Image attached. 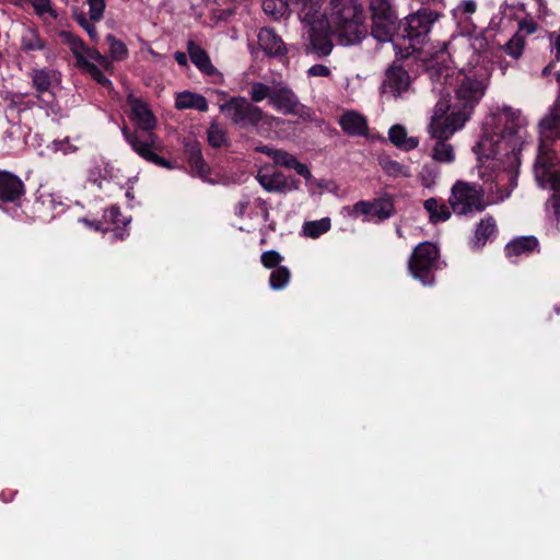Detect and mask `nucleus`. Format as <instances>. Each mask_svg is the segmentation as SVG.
Segmentation results:
<instances>
[{
	"label": "nucleus",
	"mask_w": 560,
	"mask_h": 560,
	"mask_svg": "<svg viewBox=\"0 0 560 560\" xmlns=\"http://www.w3.org/2000/svg\"><path fill=\"white\" fill-rule=\"evenodd\" d=\"M431 71L433 91L439 96L428 126L430 136L436 139L431 158L440 164H452L456 154L447 140L470 118L483 96L486 84L477 71H456L448 67Z\"/></svg>",
	"instance_id": "f257e3e1"
},
{
	"label": "nucleus",
	"mask_w": 560,
	"mask_h": 560,
	"mask_svg": "<svg viewBox=\"0 0 560 560\" xmlns=\"http://www.w3.org/2000/svg\"><path fill=\"white\" fill-rule=\"evenodd\" d=\"M300 7L299 18L308 42L306 50L318 57L332 50L329 34L341 45L359 44L368 35L366 15L357 0H330L328 16L322 12L325 0H291Z\"/></svg>",
	"instance_id": "f03ea898"
},
{
	"label": "nucleus",
	"mask_w": 560,
	"mask_h": 560,
	"mask_svg": "<svg viewBox=\"0 0 560 560\" xmlns=\"http://www.w3.org/2000/svg\"><path fill=\"white\" fill-rule=\"evenodd\" d=\"M495 124L504 125L503 129L493 135L485 133L475 147L480 161L479 176L486 177V170L492 168L501 156L514 163L526 135V119L520 110L510 106L500 108L492 117Z\"/></svg>",
	"instance_id": "7ed1b4c3"
},
{
	"label": "nucleus",
	"mask_w": 560,
	"mask_h": 560,
	"mask_svg": "<svg viewBox=\"0 0 560 560\" xmlns=\"http://www.w3.org/2000/svg\"><path fill=\"white\" fill-rule=\"evenodd\" d=\"M59 37L67 44L77 59V66L85 70L96 82L109 86L112 82L103 71H110L113 66L109 59L96 49L88 47L81 38L68 31H61Z\"/></svg>",
	"instance_id": "20e7f679"
},
{
	"label": "nucleus",
	"mask_w": 560,
	"mask_h": 560,
	"mask_svg": "<svg viewBox=\"0 0 560 560\" xmlns=\"http://www.w3.org/2000/svg\"><path fill=\"white\" fill-rule=\"evenodd\" d=\"M219 108L233 124L240 127L253 126L259 132L271 129L280 122L279 118L264 113L243 96L231 97L225 103L220 104Z\"/></svg>",
	"instance_id": "39448f33"
},
{
	"label": "nucleus",
	"mask_w": 560,
	"mask_h": 560,
	"mask_svg": "<svg viewBox=\"0 0 560 560\" xmlns=\"http://www.w3.org/2000/svg\"><path fill=\"white\" fill-rule=\"evenodd\" d=\"M483 194L485 189L476 184L456 180L451 188L447 202L456 215H468L481 212L486 208Z\"/></svg>",
	"instance_id": "423d86ee"
},
{
	"label": "nucleus",
	"mask_w": 560,
	"mask_h": 560,
	"mask_svg": "<svg viewBox=\"0 0 560 560\" xmlns=\"http://www.w3.org/2000/svg\"><path fill=\"white\" fill-rule=\"evenodd\" d=\"M439 18V13L428 9L419 10L417 13L406 18L401 37L408 39L409 45L405 47V52L401 54L402 57H407L419 49L418 46L423 43L424 37Z\"/></svg>",
	"instance_id": "0eeeda50"
},
{
	"label": "nucleus",
	"mask_w": 560,
	"mask_h": 560,
	"mask_svg": "<svg viewBox=\"0 0 560 560\" xmlns=\"http://www.w3.org/2000/svg\"><path fill=\"white\" fill-rule=\"evenodd\" d=\"M438 258L439 249L434 244L430 242L421 243L413 249L409 258V272L423 285H431L434 282L431 271L436 268Z\"/></svg>",
	"instance_id": "6e6552de"
},
{
	"label": "nucleus",
	"mask_w": 560,
	"mask_h": 560,
	"mask_svg": "<svg viewBox=\"0 0 560 560\" xmlns=\"http://www.w3.org/2000/svg\"><path fill=\"white\" fill-rule=\"evenodd\" d=\"M374 28L373 36L380 42H393L397 15L389 0H371L370 3Z\"/></svg>",
	"instance_id": "1a4fd4ad"
},
{
	"label": "nucleus",
	"mask_w": 560,
	"mask_h": 560,
	"mask_svg": "<svg viewBox=\"0 0 560 560\" xmlns=\"http://www.w3.org/2000/svg\"><path fill=\"white\" fill-rule=\"evenodd\" d=\"M122 135L133 151L145 161L165 168L173 167L167 160L159 156L154 152L158 144V137L153 132L140 135L138 132H130L127 128H124Z\"/></svg>",
	"instance_id": "9d476101"
},
{
	"label": "nucleus",
	"mask_w": 560,
	"mask_h": 560,
	"mask_svg": "<svg viewBox=\"0 0 560 560\" xmlns=\"http://www.w3.org/2000/svg\"><path fill=\"white\" fill-rule=\"evenodd\" d=\"M270 104L284 115L305 117L308 112V108L300 103L296 94L283 83L273 84Z\"/></svg>",
	"instance_id": "9b49d317"
},
{
	"label": "nucleus",
	"mask_w": 560,
	"mask_h": 560,
	"mask_svg": "<svg viewBox=\"0 0 560 560\" xmlns=\"http://www.w3.org/2000/svg\"><path fill=\"white\" fill-rule=\"evenodd\" d=\"M395 213L394 201L390 197L377 198L371 201H359L353 206L351 215L363 214L366 220L384 221Z\"/></svg>",
	"instance_id": "f8f14e48"
},
{
	"label": "nucleus",
	"mask_w": 560,
	"mask_h": 560,
	"mask_svg": "<svg viewBox=\"0 0 560 560\" xmlns=\"http://www.w3.org/2000/svg\"><path fill=\"white\" fill-rule=\"evenodd\" d=\"M30 78L38 97L46 93L55 95L61 88V72L52 68H35L30 72Z\"/></svg>",
	"instance_id": "ddd939ff"
},
{
	"label": "nucleus",
	"mask_w": 560,
	"mask_h": 560,
	"mask_svg": "<svg viewBox=\"0 0 560 560\" xmlns=\"http://www.w3.org/2000/svg\"><path fill=\"white\" fill-rule=\"evenodd\" d=\"M410 84L411 79L408 72L401 67L393 66L386 71L381 92L384 95L398 97L409 90Z\"/></svg>",
	"instance_id": "4468645a"
},
{
	"label": "nucleus",
	"mask_w": 560,
	"mask_h": 560,
	"mask_svg": "<svg viewBox=\"0 0 560 560\" xmlns=\"http://www.w3.org/2000/svg\"><path fill=\"white\" fill-rule=\"evenodd\" d=\"M128 104L131 110V118L138 128L148 131L147 133L151 132L156 126V120L149 106L133 95L128 96Z\"/></svg>",
	"instance_id": "2eb2a0df"
},
{
	"label": "nucleus",
	"mask_w": 560,
	"mask_h": 560,
	"mask_svg": "<svg viewBox=\"0 0 560 560\" xmlns=\"http://www.w3.org/2000/svg\"><path fill=\"white\" fill-rule=\"evenodd\" d=\"M256 178L268 192H285L289 190V184L284 174L271 167H260Z\"/></svg>",
	"instance_id": "dca6fc26"
},
{
	"label": "nucleus",
	"mask_w": 560,
	"mask_h": 560,
	"mask_svg": "<svg viewBox=\"0 0 560 560\" xmlns=\"http://www.w3.org/2000/svg\"><path fill=\"white\" fill-rule=\"evenodd\" d=\"M557 155L546 143H541L538 149V155L535 164V176L539 186L545 188V179L553 171L557 162Z\"/></svg>",
	"instance_id": "f3484780"
},
{
	"label": "nucleus",
	"mask_w": 560,
	"mask_h": 560,
	"mask_svg": "<svg viewBox=\"0 0 560 560\" xmlns=\"http://www.w3.org/2000/svg\"><path fill=\"white\" fill-rule=\"evenodd\" d=\"M258 45L268 56H281L287 51L282 38L269 27H262L259 31Z\"/></svg>",
	"instance_id": "a211bd4d"
},
{
	"label": "nucleus",
	"mask_w": 560,
	"mask_h": 560,
	"mask_svg": "<svg viewBox=\"0 0 560 560\" xmlns=\"http://www.w3.org/2000/svg\"><path fill=\"white\" fill-rule=\"evenodd\" d=\"M339 126L349 136H365L368 132L366 118L355 110H348L339 117Z\"/></svg>",
	"instance_id": "6ab92c4d"
},
{
	"label": "nucleus",
	"mask_w": 560,
	"mask_h": 560,
	"mask_svg": "<svg viewBox=\"0 0 560 560\" xmlns=\"http://www.w3.org/2000/svg\"><path fill=\"white\" fill-rule=\"evenodd\" d=\"M23 194V183L19 177L0 172V200L15 201Z\"/></svg>",
	"instance_id": "aec40b11"
},
{
	"label": "nucleus",
	"mask_w": 560,
	"mask_h": 560,
	"mask_svg": "<svg viewBox=\"0 0 560 560\" xmlns=\"http://www.w3.org/2000/svg\"><path fill=\"white\" fill-rule=\"evenodd\" d=\"M485 180L486 183L489 182V187L486 189L490 195H492L493 202L503 201L510 196L513 186L508 187L506 183L513 180L511 174H506L505 172H498L493 178L489 177Z\"/></svg>",
	"instance_id": "412c9836"
},
{
	"label": "nucleus",
	"mask_w": 560,
	"mask_h": 560,
	"mask_svg": "<svg viewBox=\"0 0 560 560\" xmlns=\"http://www.w3.org/2000/svg\"><path fill=\"white\" fill-rule=\"evenodd\" d=\"M423 208L428 213L429 221L432 224L445 222L452 217V209L450 205L436 199L429 198L424 200Z\"/></svg>",
	"instance_id": "4be33fe9"
},
{
	"label": "nucleus",
	"mask_w": 560,
	"mask_h": 560,
	"mask_svg": "<svg viewBox=\"0 0 560 560\" xmlns=\"http://www.w3.org/2000/svg\"><path fill=\"white\" fill-rule=\"evenodd\" d=\"M538 247V241L534 236H522L517 237L505 246V255L513 259L522 255H528L536 250Z\"/></svg>",
	"instance_id": "5701e85b"
},
{
	"label": "nucleus",
	"mask_w": 560,
	"mask_h": 560,
	"mask_svg": "<svg viewBox=\"0 0 560 560\" xmlns=\"http://www.w3.org/2000/svg\"><path fill=\"white\" fill-rule=\"evenodd\" d=\"M187 50L191 61L201 72L208 75H212L217 72L208 54L199 45L190 40L188 42Z\"/></svg>",
	"instance_id": "b1692460"
},
{
	"label": "nucleus",
	"mask_w": 560,
	"mask_h": 560,
	"mask_svg": "<svg viewBox=\"0 0 560 560\" xmlns=\"http://www.w3.org/2000/svg\"><path fill=\"white\" fill-rule=\"evenodd\" d=\"M273 162L276 165L283 166L287 168H293L299 175L303 176L305 179H312V173L308 167L299 162L296 158L283 150H277Z\"/></svg>",
	"instance_id": "393cba45"
},
{
	"label": "nucleus",
	"mask_w": 560,
	"mask_h": 560,
	"mask_svg": "<svg viewBox=\"0 0 560 560\" xmlns=\"http://www.w3.org/2000/svg\"><path fill=\"white\" fill-rule=\"evenodd\" d=\"M388 138L395 147L405 151L413 150L419 144L418 138L409 137L406 128L401 125L390 127Z\"/></svg>",
	"instance_id": "a878e982"
},
{
	"label": "nucleus",
	"mask_w": 560,
	"mask_h": 560,
	"mask_svg": "<svg viewBox=\"0 0 560 560\" xmlns=\"http://www.w3.org/2000/svg\"><path fill=\"white\" fill-rule=\"evenodd\" d=\"M175 107L177 109L195 108L200 112L208 110V102L205 96L189 91L178 93L175 100Z\"/></svg>",
	"instance_id": "bb28decb"
},
{
	"label": "nucleus",
	"mask_w": 560,
	"mask_h": 560,
	"mask_svg": "<svg viewBox=\"0 0 560 560\" xmlns=\"http://www.w3.org/2000/svg\"><path fill=\"white\" fill-rule=\"evenodd\" d=\"M46 42L40 37L38 31L33 27H25L21 35V49L24 52L44 50Z\"/></svg>",
	"instance_id": "cd10ccee"
},
{
	"label": "nucleus",
	"mask_w": 560,
	"mask_h": 560,
	"mask_svg": "<svg viewBox=\"0 0 560 560\" xmlns=\"http://www.w3.org/2000/svg\"><path fill=\"white\" fill-rule=\"evenodd\" d=\"M185 154L192 168L198 175L207 173V165L201 155L200 144L198 142H189L185 144Z\"/></svg>",
	"instance_id": "c85d7f7f"
},
{
	"label": "nucleus",
	"mask_w": 560,
	"mask_h": 560,
	"mask_svg": "<svg viewBox=\"0 0 560 560\" xmlns=\"http://www.w3.org/2000/svg\"><path fill=\"white\" fill-rule=\"evenodd\" d=\"M497 229L495 221L487 217L482 219L479 224L477 225L476 232H475V240H474V246L475 247H481L486 241L494 234Z\"/></svg>",
	"instance_id": "c756f323"
},
{
	"label": "nucleus",
	"mask_w": 560,
	"mask_h": 560,
	"mask_svg": "<svg viewBox=\"0 0 560 560\" xmlns=\"http://www.w3.org/2000/svg\"><path fill=\"white\" fill-rule=\"evenodd\" d=\"M329 218L305 222L302 226V233L305 237L317 238L330 230Z\"/></svg>",
	"instance_id": "7c9ffc66"
},
{
	"label": "nucleus",
	"mask_w": 560,
	"mask_h": 560,
	"mask_svg": "<svg viewBox=\"0 0 560 560\" xmlns=\"http://www.w3.org/2000/svg\"><path fill=\"white\" fill-rule=\"evenodd\" d=\"M248 206L255 210L256 214L261 215L264 221L269 219V209L267 202L260 198H256L252 203L248 200L241 201L236 207V214L243 218Z\"/></svg>",
	"instance_id": "2f4dec72"
},
{
	"label": "nucleus",
	"mask_w": 560,
	"mask_h": 560,
	"mask_svg": "<svg viewBox=\"0 0 560 560\" xmlns=\"http://www.w3.org/2000/svg\"><path fill=\"white\" fill-rule=\"evenodd\" d=\"M36 203L44 210L50 212H55L58 209L61 211L63 209L61 197L48 190H43L39 192Z\"/></svg>",
	"instance_id": "473e14b6"
},
{
	"label": "nucleus",
	"mask_w": 560,
	"mask_h": 560,
	"mask_svg": "<svg viewBox=\"0 0 560 560\" xmlns=\"http://www.w3.org/2000/svg\"><path fill=\"white\" fill-rule=\"evenodd\" d=\"M477 11L475 0H462L453 10L452 14L458 22H468L471 15Z\"/></svg>",
	"instance_id": "72a5a7b5"
},
{
	"label": "nucleus",
	"mask_w": 560,
	"mask_h": 560,
	"mask_svg": "<svg viewBox=\"0 0 560 560\" xmlns=\"http://www.w3.org/2000/svg\"><path fill=\"white\" fill-rule=\"evenodd\" d=\"M525 46V38L521 33H515L511 39L503 45L501 48L512 57L513 59L517 60L524 51Z\"/></svg>",
	"instance_id": "f704fd0d"
},
{
	"label": "nucleus",
	"mask_w": 560,
	"mask_h": 560,
	"mask_svg": "<svg viewBox=\"0 0 560 560\" xmlns=\"http://www.w3.org/2000/svg\"><path fill=\"white\" fill-rule=\"evenodd\" d=\"M291 278L290 270L287 267L276 268L269 279V284L272 290H281L287 287Z\"/></svg>",
	"instance_id": "c9c22d12"
},
{
	"label": "nucleus",
	"mask_w": 560,
	"mask_h": 560,
	"mask_svg": "<svg viewBox=\"0 0 560 560\" xmlns=\"http://www.w3.org/2000/svg\"><path fill=\"white\" fill-rule=\"evenodd\" d=\"M272 92L273 85L269 86L262 82H254L249 91V96L250 100L255 103H259L265 98H268V101L270 102Z\"/></svg>",
	"instance_id": "e433bc0d"
},
{
	"label": "nucleus",
	"mask_w": 560,
	"mask_h": 560,
	"mask_svg": "<svg viewBox=\"0 0 560 560\" xmlns=\"http://www.w3.org/2000/svg\"><path fill=\"white\" fill-rule=\"evenodd\" d=\"M106 40L109 44V54L114 60H124L128 56L126 45L114 35H107Z\"/></svg>",
	"instance_id": "4c0bfd02"
},
{
	"label": "nucleus",
	"mask_w": 560,
	"mask_h": 560,
	"mask_svg": "<svg viewBox=\"0 0 560 560\" xmlns=\"http://www.w3.org/2000/svg\"><path fill=\"white\" fill-rule=\"evenodd\" d=\"M383 170L394 177H410L411 172L407 165L400 164L394 160H385L382 164Z\"/></svg>",
	"instance_id": "58836bf2"
},
{
	"label": "nucleus",
	"mask_w": 560,
	"mask_h": 560,
	"mask_svg": "<svg viewBox=\"0 0 560 560\" xmlns=\"http://www.w3.org/2000/svg\"><path fill=\"white\" fill-rule=\"evenodd\" d=\"M207 133L210 145L214 148H220L228 142L225 130L218 124H211Z\"/></svg>",
	"instance_id": "ea45409f"
},
{
	"label": "nucleus",
	"mask_w": 560,
	"mask_h": 560,
	"mask_svg": "<svg viewBox=\"0 0 560 560\" xmlns=\"http://www.w3.org/2000/svg\"><path fill=\"white\" fill-rule=\"evenodd\" d=\"M420 180L423 187L432 189L436 185L440 170L433 165H424L420 173Z\"/></svg>",
	"instance_id": "a19ab883"
},
{
	"label": "nucleus",
	"mask_w": 560,
	"mask_h": 560,
	"mask_svg": "<svg viewBox=\"0 0 560 560\" xmlns=\"http://www.w3.org/2000/svg\"><path fill=\"white\" fill-rule=\"evenodd\" d=\"M28 3L32 4L37 15L48 14L52 19H57V12L51 7L50 0H28Z\"/></svg>",
	"instance_id": "79ce46f5"
},
{
	"label": "nucleus",
	"mask_w": 560,
	"mask_h": 560,
	"mask_svg": "<svg viewBox=\"0 0 560 560\" xmlns=\"http://www.w3.org/2000/svg\"><path fill=\"white\" fill-rule=\"evenodd\" d=\"M86 3L89 4L90 21H101L105 11V0H86Z\"/></svg>",
	"instance_id": "37998d69"
},
{
	"label": "nucleus",
	"mask_w": 560,
	"mask_h": 560,
	"mask_svg": "<svg viewBox=\"0 0 560 560\" xmlns=\"http://www.w3.org/2000/svg\"><path fill=\"white\" fill-rule=\"evenodd\" d=\"M282 260V256L276 250H267L261 254V264L266 268H276Z\"/></svg>",
	"instance_id": "c03bdc74"
},
{
	"label": "nucleus",
	"mask_w": 560,
	"mask_h": 560,
	"mask_svg": "<svg viewBox=\"0 0 560 560\" xmlns=\"http://www.w3.org/2000/svg\"><path fill=\"white\" fill-rule=\"evenodd\" d=\"M540 128L544 130L557 132L560 130V115H558L556 112H552L540 121Z\"/></svg>",
	"instance_id": "a18cd8bd"
},
{
	"label": "nucleus",
	"mask_w": 560,
	"mask_h": 560,
	"mask_svg": "<svg viewBox=\"0 0 560 560\" xmlns=\"http://www.w3.org/2000/svg\"><path fill=\"white\" fill-rule=\"evenodd\" d=\"M51 150L55 152H61L63 154L72 153L77 150V147L72 145L68 139L61 141H54L51 143Z\"/></svg>",
	"instance_id": "49530a36"
},
{
	"label": "nucleus",
	"mask_w": 560,
	"mask_h": 560,
	"mask_svg": "<svg viewBox=\"0 0 560 560\" xmlns=\"http://www.w3.org/2000/svg\"><path fill=\"white\" fill-rule=\"evenodd\" d=\"M308 77H323L328 78L331 75V70L325 65H314L306 71Z\"/></svg>",
	"instance_id": "de8ad7c7"
},
{
	"label": "nucleus",
	"mask_w": 560,
	"mask_h": 560,
	"mask_svg": "<svg viewBox=\"0 0 560 560\" xmlns=\"http://www.w3.org/2000/svg\"><path fill=\"white\" fill-rule=\"evenodd\" d=\"M550 186L553 190H560V171H552L545 179V187Z\"/></svg>",
	"instance_id": "09e8293b"
},
{
	"label": "nucleus",
	"mask_w": 560,
	"mask_h": 560,
	"mask_svg": "<svg viewBox=\"0 0 560 560\" xmlns=\"http://www.w3.org/2000/svg\"><path fill=\"white\" fill-rule=\"evenodd\" d=\"M548 208L552 211L555 219L560 223V194L553 195L548 201Z\"/></svg>",
	"instance_id": "8fccbe9b"
},
{
	"label": "nucleus",
	"mask_w": 560,
	"mask_h": 560,
	"mask_svg": "<svg viewBox=\"0 0 560 560\" xmlns=\"http://www.w3.org/2000/svg\"><path fill=\"white\" fill-rule=\"evenodd\" d=\"M83 30L88 33V35L90 36V38L92 40H94V42L98 40V35H97L96 28L91 22Z\"/></svg>",
	"instance_id": "3c124183"
},
{
	"label": "nucleus",
	"mask_w": 560,
	"mask_h": 560,
	"mask_svg": "<svg viewBox=\"0 0 560 560\" xmlns=\"http://www.w3.org/2000/svg\"><path fill=\"white\" fill-rule=\"evenodd\" d=\"M552 42L551 45L556 50V57H560V32L558 34L551 35Z\"/></svg>",
	"instance_id": "603ef678"
},
{
	"label": "nucleus",
	"mask_w": 560,
	"mask_h": 560,
	"mask_svg": "<svg viewBox=\"0 0 560 560\" xmlns=\"http://www.w3.org/2000/svg\"><path fill=\"white\" fill-rule=\"evenodd\" d=\"M278 149H273V148H269L267 145H261V147H257L256 148V151L258 152H261V153H265L266 155H268L269 158H271L273 160L275 158V154L277 152Z\"/></svg>",
	"instance_id": "864d4df0"
},
{
	"label": "nucleus",
	"mask_w": 560,
	"mask_h": 560,
	"mask_svg": "<svg viewBox=\"0 0 560 560\" xmlns=\"http://www.w3.org/2000/svg\"><path fill=\"white\" fill-rule=\"evenodd\" d=\"M486 45V38L482 36H476L471 43L475 49H482Z\"/></svg>",
	"instance_id": "5fc2aeb1"
},
{
	"label": "nucleus",
	"mask_w": 560,
	"mask_h": 560,
	"mask_svg": "<svg viewBox=\"0 0 560 560\" xmlns=\"http://www.w3.org/2000/svg\"><path fill=\"white\" fill-rule=\"evenodd\" d=\"M75 21L78 22V24L84 28L85 26H88V24L90 23V21L85 18L84 14L80 13V14H75Z\"/></svg>",
	"instance_id": "6e6d98bb"
},
{
	"label": "nucleus",
	"mask_w": 560,
	"mask_h": 560,
	"mask_svg": "<svg viewBox=\"0 0 560 560\" xmlns=\"http://www.w3.org/2000/svg\"><path fill=\"white\" fill-rule=\"evenodd\" d=\"M175 59L176 61L180 65V66H186L187 65V57L184 52H180V51H177L175 54Z\"/></svg>",
	"instance_id": "4d7b16f0"
},
{
	"label": "nucleus",
	"mask_w": 560,
	"mask_h": 560,
	"mask_svg": "<svg viewBox=\"0 0 560 560\" xmlns=\"http://www.w3.org/2000/svg\"><path fill=\"white\" fill-rule=\"evenodd\" d=\"M498 67L501 70L502 74H505L510 67V63L506 61L500 60V61H498Z\"/></svg>",
	"instance_id": "13d9d810"
},
{
	"label": "nucleus",
	"mask_w": 560,
	"mask_h": 560,
	"mask_svg": "<svg viewBox=\"0 0 560 560\" xmlns=\"http://www.w3.org/2000/svg\"><path fill=\"white\" fill-rule=\"evenodd\" d=\"M447 48H448V44L447 43H443L441 45V49L439 51L440 56L438 58H440L441 60H444V55L447 54Z\"/></svg>",
	"instance_id": "bf43d9fd"
},
{
	"label": "nucleus",
	"mask_w": 560,
	"mask_h": 560,
	"mask_svg": "<svg viewBox=\"0 0 560 560\" xmlns=\"http://www.w3.org/2000/svg\"><path fill=\"white\" fill-rule=\"evenodd\" d=\"M118 212H119L118 208H116V207H113L109 210V217L114 221V223H118V220L116 219V217L118 215Z\"/></svg>",
	"instance_id": "052dcab7"
},
{
	"label": "nucleus",
	"mask_w": 560,
	"mask_h": 560,
	"mask_svg": "<svg viewBox=\"0 0 560 560\" xmlns=\"http://www.w3.org/2000/svg\"><path fill=\"white\" fill-rule=\"evenodd\" d=\"M311 182H313L314 184H316V186L318 188H328V183L325 182V180H315V179H310Z\"/></svg>",
	"instance_id": "680f3d73"
},
{
	"label": "nucleus",
	"mask_w": 560,
	"mask_h": 560,
	"mask_svg": "<svg viewBox=\"0 0 560 560\" xmlns=\"http://www.w3.org/2000/svg\"><path fill=\"white\" fill-rule=\"evenodd\" d=\"M13 2H14L16 5H23L24 3H28V0H13Z\"/></svg>",
	"instance_id": "e2e57ef3"
},
{
	"label": "nucleus",
	"mask_w": 560,
	"mask_h": 560,
	"mask_svg": "<svg viewBox=\"0 0 560 560\" xmlns=\"http://www.w3.org/2000/svg\"><path fill=\"white\" fill-rule=\"evenodd\" d=\"M126 197H127L128 199H132V198H133V196H132L131 191H129V190L126 192Z\"/></svg>",
	"instance_id": "0e129e2a"
},
{
	"label": "nucleus",
	"mask_w": 560,
	"mask_h": 560,
	"mask_svg": "<svg viewBox=\"0 0 560 560\" xmlns=\"http://www.w3.org/2000/svg\"><path fill=\"white\" fill-rule=\"evenodd\" d=\"M549 72V67H546L542 71V74L546 75Z\"/></svg>",
	"instance_id": "69168bd1"
},
{
	"label": "nucleus",
	"mask_w": 560,
	"mask_h": 560,
	"mask_svg": "<svg viewBox=\"0 0 560 560\" xmlns=\"http://www.w3.org/2000/svg\"><path fill=\"white\" fill-rule=\"evenodd\" d=\"M220 95L225 96V92H218Z\"/></svg>",
	"instance_id": "338daca9"
}]
</instances>
